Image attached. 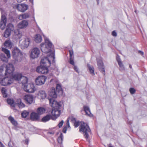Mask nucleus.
Returning a JSON list of instances; mask_svg holds the SVG:
<instances>
[{
	"label": "nucleus",
	"mask_w": 147,
	"mask_h": 147,
	"mask_svg": "<svg viewBox=\"0 0 147 147\" xmlns=\"http://www.w3.org/2000/svg\"><path fill=\"white\" fill-rule=\"evenodd\" d=\"M45 42L42 43L40 44L41 50L42 52L45 53H49L50 54L48 57L41 59L40 63L41 64H45L46 66H50L51 65V61L50 58L53 59V61L55 59V53L51 51V49L53 47V45L48 38H45Z\"/></svg>",
	"instance_id": "nucleus-1"
},
{
	"label": "nucleus",
	"mask_w": 147,
	"mask_h": 147,
	"mask_svg": "<svg viewBox=\"0 0 147 147\" xmlns=\"http://www.w3.org/2000/svg\"><path fill=\"white\" fill-rule=\"evenodd\" d=\"M49 100L50 105L53 109L51 112L52 115L56 119L61 114L60 109L61 107L63 102L61 101L57 102L53 98H50Z\"/></svg>",
	"instance_id": "nucleus-2"
},
{
	"label": "nucleus",
	"mask_w": 147,
	"mask_h": 147,
	"mask_svg": "<svg viewBox=\"0 0 147 147\" xmlns=\"http://www.w3.org/2000/svg\"><path fill=\"white\" fill-rule=\"evenodd\" d=\"M14 70V66L11 63H9L6 66V69L5 71V75H9L11 77V78L13 79V81L14 80L16 81H19L23 77L21 73H16L14 74H13V73Z\"/></svg>",
	"instance_id": "nucleus-3"
},
{
	"label": "nucleus",
	"mask_w": 147,
	"mask_h": 147,
	"mask_svg": "<svg viewBox=\"0 0 147 147\" xmlns=\"http://www.w3.org/2000/svg\"><path fill=\"white\" fill-rule=\"evenodd\" d=\"M23 80L22 82V86L24 87V90L27 92L33 93L36 90L34 85L32 83L28 84V79L26 77L23 78Z\"/></svg>",
	"instance_id": "nucleus-4"
},
{
	"label": "nucleus",
	"mask_w": 147,
	"mask_h": 147,
	"mask_svg": "<svg viewBox=\"0 0 147 147\" xmlns=\"http://www.w3.org/2000/svg\"><path fill=\"white\" fill-rule=\"evenodd\" d=\"M79 131H82L83 134H84V136L87 140L89 137L88 134L90 131V129L88 125L85 123H82L79 127Z\"/></svg>",
	"instance_id": "nucleus-5"
},
{
	"label": "nucleus",
	"mask_w": 147,
	"mask_h": 147,
	"mask_svg": "<svg viewBox=\"0 0 147 147\" xmlns=\"http://www.w3.org/2000/svg\"><path fill=\"white\" fill-rule=\"evenodd\" d=\"M13 59L16 62H20L22 60L23 55L17 47H15L12 51Z\"/></svg>",
	"instance_id": "nucleus-6"
},
{
	"label": "nucleus",
	"mask_w": 147,
	"mask_h": 147,
	"mask_svg": "<svg viewBox=\"0 0 147 147\" xmlns=\"http://www.w3.org/2000/svg\"><path fill=\"white\" fill-rule=\"evenodd\" d=\"M8 75V77L2 78L0 74V84L1 85L5 86L13 82V79L11 78L9 75Z\"/></svg>",
	"instance_id": "nucleus-7"
},
{
	"label": "nucleus",
	"mask_w": 147,
	"mask_h": 147,
	"mask_svg": "<svg viewBox=\"0 0 147 147\" xmlns=\"http://www.w3.org/2000/svg\"><path fill=\"white\" fill-rule=\"evenodd\" d=\"M98 67L100 72L104 76L105 75V70L103 63L101 59H96Z\"/></svg>",
	"instance_id": "nucleus-8"
},
{
	"label": "nucleus",
	"mask_w": 147,
	"mask_h": 147,
	"mask_svg": "<svg viewBox=\"0 0 147 147\" xmlns=\"http://www.w3.org/2000/svg\"><path fill=\"white\" fill-rule=\"evenodd\" d=\"M30 42V39L26 38L23 40H20L19 43L20 47L22 49L27 48Z\"/></svg>",
	"instance_id": "nucleus-9"
},
{
	"label": "nucleus",
	"mask_w": 147,
	"mask_h": 147,
	"mask_svg": "<svg viewBox=\"0 0 147 147\" xmlns=\"http://www.w3.org/2000/svg\"><path fill=\"white\" fill-rule=\"evenodd\" d=\"M49 67L46 65H41L37 67L36 71L39 73L44 74H47L48 72V67Z\"/></svg>",
	"instance_id": "nucleus-10"
},
{
	"label": "nucleus",
	"mask_w": 147,
	"mask_h": 147,
	"mask_svg": "<svg viewBox=\"0 0 147 147\" xmlns=\"http://www.w3.org/2000/svg\"><path fill=\"white\" fill-rule=\"evenodd\" d=\"M40 53V50L38 48L35 47L31 50L30 56L32 58L34 59L38 57Z\"/></svg>",
	"instance_id": "nucleus-11"
},
{
	"label": "nucleus",
	"mask_w": 147,
	"mask_h": 147,
	"mask_svg": "<svg viewBox=\"0 0 147 147\" xmlns=\"http://www.w3.org/2000/svg\"><path fill=\"white\" fill-rule=\"evenodd\" d=\"M47 77L44 76H39L35 80V82L37 85H42L44 84Z\"/></svg>",
	"instance_id": "nucleus-12"
},
{
	"label": "nucleus",
	"mask_w": 147,
	"mask_h": 147,
	"mask_svg": "<svg viewBox=\"0 0 147 147\" xmlns=\"http://www.w3.org/2000/svg\"><path fill=\"white\" fill-rule=\"evenodd\" d=\"M6 23V17L5 15H3L1 16L0 23V28L2 30H3L5 28Z\"/></svg>",
	"instance_id": "nucleus-13"
},
{
	"label": "nucleus",
	"mask_w": 147,
	"mask_h": 147,
	"mask_svg": "<svg viewBox=\"0 0 147 147\" xmlns=\"http://www.w3.org/2000/svg\"><path fill=\"white\" fill-rule=\"evenodd\" d=\"M28 8V5L25 4H19L16 6V8L18 10L22 12L26 11Z\"/></svg>",
	"instance_id": "nucleus-14"
},
{
	"label": "nucleus",
	"mask_w": 147,
	"mask_h": 147,
	"mask_svg": "<svg viewBox=\"0 0 147 147\" xmlns=\"http://www.w3.org/2000/svg\"><path fill=\"white\" fill-rule=\"evenodd\" d=\"M24 99L27 104H31L33 102V97L32 95L27 94L25 95Z\"/></svg>",
	"instance_id": "nucleus-15"
},
{
	"label": "nucleus",
	"mask_w": 147,
	"mask_h": 147,
	"mask_svg": "<svg viewBox=\"0 0 147 147\" xmlns=\"http://www.w3.org/2000/svg\"><path fill=\"white\" fill-rule=\"evenodd\" d=\"M50 119L55 120V118H54V117H53V116L51 115L47 114L42 118L41 121L42 122L45 123L49 121Z\"/></svg>",
	"instance_id": "nucleus-16"
},
{
	"label": "nucleus",
	"mask_w": 147,
	"mask_h": 147,
	"mask_svg": "<svg viewBox=\"0 0 147 147\" xmlns=\"http://www.w3.org/2000/svg\"><path fill=\"white\" fill-rule=\"evenodd\" d=\"M28 23L27 21L24 20L20 22L18 25V28L22 29L26 27L28 25Z\"/></svg>",
	"instance_id": "nucleus-17"
},
{
	"label": "nucleus",
	"mask_w": 147,
	"mask_h": 147,
	"mask_svg": "<svg viewBox=\"0 0 147 147\" xmlns=\"http://www.w3.org/2000/svg\"><path fill=\"white\" fill-rule=\"evenodd\" d=\"M117 61L119 67V70L121 71L124 70H125L124 66L119 57H117Z\"/></svg>",
	"instance_id": "nucleus-18"
},
{
	"label": "nucleus",
	"mask_w": 147,
	"mask_h": 147,
	"mask_svg": "<svg viewBox=\"0 0 147 147\" xmlns=\"http://www.w3.org/2000/svg\"><path fill=\"white\" fill-rule=\"evenodd\" d=\"M16 106L20 108H22L25 107V105L22 102L21 99H17L16 102Z\"/></svg>",
	"instance_id": "nucleus-19"
},
{
	"label": "nucleus",
	"mask_w": 147,
	"mask_h": 147,
	"mask_svg": "<svg viewBox=\"0 0 147 147\" xmlns=\"http://www.w3.org/2000/svg\"><path fill=\"white\" fill-rule=\"evenodd\" d=\"M57 93H58L55 91V88L52 87L49 92V95L51 97L55 98L57 97Z\"/></svg>",
	"instance_id": "nucleus-20"
},
{
	"label": "nucleus",
	"mask_w": 147,
	"mask_h": 147,
	"mask_svg": "<svg viewBox=\"0 0 147 147\" xmlns=\"http://www.w3.org/2000/svg\"><path fill=\"white\" fill-rule=\"evenodd\" d=\"M84 111L86 113V114L90 117H92L93 115L91 113L89 107L84 106L83 107Z\"/></svg>",
	"instance_id": "nucleus-21"
},
{
	"label": "nucleus",
	"mask_w": 147,
	"mask_h": 147,
	"mask_svg": "<svg viewBox=\"0 0 147 147\" xmlns=\"http://www.w3.org/2000/svg\"><path fill=\"white\" fill-rule=\"evenodd\" d=\"M38 95L39 97L41 99H44L46 97V94L45 92L42 90H40L39 91Z\"/></svg>",
	"instance_id": "nucleus-22"
},
{
	"label": "nucleus",
	"mask_w": 147,
	"mask_h": 147,
	"mask_svg": "<svg viewBox=\"0 0 147 147\" xmlns=\"http://www.w3.org/2000/svg\"><path fill=\"white\" fill-rule=\"evenodd\" d=\"M39 116L38 114L35 113H32L30 115L31 119L32 121H37L38 120Z\"/></svg>",
	"instance_id": "nucleus-23"
},
{
	"label": "nucleus",
	"mask_w": 147,
	"mask_h": 147,
	"mask_svg": "<svg viewBox=\"0 0 147 147\" xmlns=\"http://www.w3.org/2000/svg\"><path fill=\"white\" fill-rule=\"evenodd\" d=\"M56 91L57 92L61 94L63 92V90L61 86V84H57L56 86Z\"/></svg>",
	"instance_id": "nucleus-24"
},
{
	"label": "nucleus",
	"mask_w": 147,
	"mask_h": 147,
	"mask_svg": "<svg viewBox=\"0 0 147 147\" xmlns=\"http://www.w3.org/2000/svg\"><path fill=\"white\" fill-rule=\"evenodd\" d=\"M7 103L12 107H15L16 106V103H15L13 99L8 98L7 100Z\"/></svg>",
	"instance_id": "nucleus-25"
},
{
	"label": "nucleus",
	"mask_w": 147,
	"mask_h": 147,
	"mask_svg": "<svg viewBox=\"0 0 147 147\" xmlns=\"http://www.w3.org/2000/svg\"><path fill=\"white\" fill-rule=\"evenodd\" d=\"M34 40L36 43H39L41 42L42 38L40 35L39 34H36L35 36Z\"/></svg>",
	"instance_id": "nucleus-26"
},
{
	"label": "nucleus",
	"mask_w": 147,
	"mask_h": 147,
	"mask_svg": "<svg viewBox=\"0 0 147 147\" xmlns=\"http://www.w3.org/2000/svg\"><path fill=\"white\" fill-rule=\"evenodd\" d=\"M29 15L27 13H25L24 14H22L19 16L18 18L20 20H22L23 19H26L28 18Z\"/></svg>",
	"instance_id": "nucleus-27"
},
{
	"label": "nucleus",
	"mask_w": 147,
	"mask_h": 147,
	"mask_svg": "<svg viewBox=\"0 0 147 147\" xmlns=\"http://www.w3.org/2000/svg\"><path fill=\"white\" fill-rule=\"evenodd\" d=\"M8 120L10 121L12 124L14 126H17L18 125L17 121H16L14 118L11 116H9L8 118Z\"/></svg>",
	"instance_id": "nucleus-28"
},
{
	"label": "nucleus",
	"mask_w": 147,
	"mask_h": 147,
	"mask_svg": "<svg viewBox=\"0 0 147 147\" xmlns=\"http://www.w3.org/2000/svg\"><path fill=\"white\" fill-rule=\"evenodd\" d=\"M45 109L42 107L38 108L37 110L38 114L40 115H41L45 113Z\"/></svg>",
	"instance_id": "nucleus-29"
},
{
	"label": "nucleus",
	"mask_w": 147,
	"mask_h": 147,
	"mask_svg": "<svg viewBox=\"0 0 147 147\" xmlns=\"http://www.w3.org/2000/svg\"><path fill=\"white\" fill-rule=\"evenodd\" d=\"M6 28L11 32L13 31L14 30V26L12 24L9 23L7 25Z\"/></svg>",
	"instance_id": "nucleus-30"
},
{
	"label": "nucleus",
	"mask_w": 147,
	"mask_h": 147,
	"mask_svg": "<svg viewBox=\"0 0 147 147\" xmlns=\"http://www.w3.org/2000/svg\"><path fill=\"white\" fill-rule=\"evenodd\" d=\"M2 50L6 55L8 58H9L11 56L9 51L3 47L2 48Z\"/></svg>",
	"instance_id": "nucleus-31"
},
{
	"label": "nucleus",
	"mask_w": 147,
	"mask_h": 147,
	"mask_svg": "<svg viewBox=\"0 0 147 147\" xmlns=\"http://www.w3.org/2000/svg\"><path fill=\"white\" fill-rule=\"evenodd\" d=\"M88 67L90 71V73L92 75H94V69L92 66H91L90 64H88Z\"/></svg>",
	"instance_id": "nucleus-32"
},
{
	"label": "nucleus",
	"mask_w": 147,
	"mask_h": 147,
	"mask_svg": "<svg viewBox=\"0 0 147 147\" xmlns=\"http://www.w3.org/2000/svg\"><path fill=\"white\" fill-rule=\"evenodd\" d=\"M4 46L7 47L11 48L12 46L11 42L9 40H7L4 42Z\"/></svg>",
	"instance_id": "nucleus-33"
},
{
	"label": "nucleus",
	"mask_w": 147,
	"mask_h": 147,
	"mask_svg": "<svg viewBox=\"0 0 147 147\" xmlns=\"http://www.w3.org/2000/svg\"><path fill=\"white\" fill-rule=\"evenodd\" d=\"M1 91L3 97L5 98L7 97V95L6 93L7 90L6 89L4 88H3L1 89Z\"/></svg>",
	"instance_id": "nucleus-34"
},
{
	"label": "nucleus",
	"mask_w": 147,
	"mask_h": 147,
	"mask_svg": "<svg viewBox=\"0 0 147 147\" xmlns=\"http://www.w3.org/2000/svg\"><path fill=\"white\" fill-rule=\"evenodd\" d=\"M11 32V31L6 28L4 32V37L6 38L8 37L10 35Z\"/></svg>",
	"instance_id": "nucleus-35"
},
{
	"label": "nucleus",
	"mask_w": 147,
	"mask_h": 147,
	"mask_svg": "<svg viewBox=\"0 0 147 147\" xmlns=\"http://www.w3.org/2000/svg\"><path fill=\"white\" fill-rule=\"evenodd\" d=\"M71 121H74L75 122L74 123V125L75 127H78L80 124V122L79 121H76V119L75 118H71Z\"/></svg>",
	"instance_id": "nucleus-36"
},
{
	"label": "nucleus",
	"mask_w": 147,
	"mask_h": 147,
	"mask_svg": "<svg viewBox=\"0 0 147 147\" xmlns=\"http://www.w3.org/2000/svg\"><path fill=\"white\" fill-rule=\"evenodd\" d=\"M0 56L1 60L5 62H7V59L4 54H1Z\"/></svg>",
	"instance_id": "nucleus-37"
},
{
	"label": "nucleus",
	"mask_w": 147,
	"mask_h": 147,
	"mask_svg": "<svg viewBox=\"0 0 147 147\" xmlns=\"http://www.w3.org/2000/svg\"><path fill=\"white\" fill-rule=\"evenodd\" d=\"M29 112L26 111H24L21 113L22 117L23 118L26 117L29 115Z\"/></svg>",
	"instance_id": "nucleus-38"
},
{
	"label": "nucleus",
	"mask_w": 147,
	"mask_h": 147,
	"mask_svg": "<svg viewBox=\"0 0 147 147\" xmlns=\"http://www.w3.org/2000/svg\"><path fill=\"white\" fill-rule=\"evenodd\" d=\"M63 140V135L62 134H61L59 137L57 139L58 142L59 144H61Z\"/></svg>",
	"instance_id": "nucleus-39"
},
{
	"label": "nucleus",
	"mask_w": 147,
	"mask_h": 147,
	"mask_svg": "<svg viewBox=\"0 0 147 147\" xmlns=\"http://www.w3.org/2000/svg\"><path fill=\"white\" fill-rule=\"evenodd\" d=\"M129 91L130 93L131 94H134L136 91V90L135 89L133 88H130L129 89Z\"/></svg>",
	"instance_id": "nucleus-40"
},
{
	"label": "nucleus",
	"mask_w": 147,
	"mask_h": 147,
	"mask_svg": "<svg viewBox=\"0 0 147 147\" xmlns=\"http://www.w3.org/2000/svg\"><path fill=\"white\" fill-rule=\"evenodd\" d=\"M74 57H70L69 61V63L72 65H74V62L73 60Z\"/></svg>",
	"instance_id": "nucleus-41"
},
{
	"label": "nucleus",
	"mask_w": 147,
	"mask_h": 147,
	"mask_svg": "<svg viewBox=\"0 0 147 147\" xmlns=\"http://www.w3.org/2000/svg\"><path fill=\"white\" fill-rule=\"evenodd\" d=\"M69 118H68L67 119V123H66V128H68L70 127L69 124Z\"/></svg>",
	"instance_id": "nucleus-42"
},
{
	"label": "nucleus",
	"mask_w": 147,
	"mask_h": 147,
	"mask_svg": "<svg viewBox=\"0 0 147 147\" xmlns=\"http://www.w3.org/2000/svg\"><path fill=\"white\" fill-rule=\"evenodd\" d=\"M63 123L64 121L63 120H62L60 122H59V123L58 125V126L59 128H60L62 127L63 125Z\"/></svg>",
	"instance_id": "nucleus-43"
},
{
	"label": "nucleus",
	"mask_w": 147,
	"mask_h": 147,
	"mask_svg": "<svg viewBox=\"0 0 147 147\" xmlns=\"http://www.w3.org/2000/svg\"><path fill=\"white\" fill-rule=\"evenodd\" d=\"M69 55H70V57H74L73 56V52L72 50H69Z\"/></svg>",
	"instance_id": "nucleus-44"
},
{
	"label": "nucleus",
	"mask_w": 147,
	"mask_h": 147,
	"mask_svg": "<svg viewBox=\"0 0 147 147\" xmlns=\"http://www.w3.org/2000/svg\"><path fill=\"white\" fill-rule=\"evenodd\" d=\"M54 132L53 131H48L47 132V134L48 136H51V135H53Z\"/></svg>",
	"instance_id": "nucleus-45"
},
{
	"label": "nucleus",
	"mask_w": 147,
	"mask_h": 147,
	"mask_svg": "<svg viewBox=\"0 0 147 147\" xmlns=\"http://www.w3.org/2000/svg\"><path fill=\"white\" fill-rule=\"evenodd\" d=\"M112 35L114 36H117V33L115 31H113L112 32Z\"/></svg>",
	"instance_id": "nucleus-46"
},
{
	"label": "nucleus",
	"mask_w": 147,
	"mask_h": 147,
	"mask_svg": "<svg viewBox=\"0 0 147 147\" xmlns=\"http://www.w3.org/2000/svg\"><path fill=\"white\" fill-rule=\"evenodd\" d=\"M74 70L76 72H77L78 73H79V70H78V68L76 66H74Z\"/></svg>",
	"instance_id": "nucleus-47"
},
{
	"label": "nucleus",
	"mask_w": 147,
	"mask_h": 147,
	"mask_svg": "<svg viewBox=\"0 0 147 147\" xmlns=\"http://www.w3.org/2000/svg\"><path fill=\"white\" fill-rule=\"evenodd\" d=\"M28 142H29V140L28 139H27L25 140V143L27 145H28Z\"/></svg>",
	"instance_id": "nucleus-48"
},
{
	"label": "nucleus",
	"mask_w": 147,
	"mask_h": 147,
	"mask_svg": "<svg viewBox=\"0 0 147 147\" xmlns=\"http://www.w3.org/2000/svg\"><path fill=\"white\" fill-rule=\"evenodd\" d=\"M11 142L10 141L9 142L8 144L9 147H12V145L11 144Z\"/></svg>",
	"instance_id": "nucleus-49"
},
{
	"label": "nucleus",
	"mask_w": 147,
	"mask_h": 147,
	"mask_svg": "<svg viewBox=\"0 0 147 147\" xmlns=\"http://www.w3.org/2000/svg\"><path fill=\"white\" fill-rule=\"evenodd\" d=\"M138 53H140V54H141L142 55H144V53L142 51H138Z\"/></svg>",
	"instance_id": "nucleus-50"
},
{
	"label": "nucleus",
	"mask_w": 147,
	"mask_h": 147,
	"mask_svg": "<svg viewBox=\"0 0 147 147\" xmlns=\"http://www.w3.org/2000/svg\"><path fill=\"white\" fill-rule=\"evenodd\" d=\"M53 82H56V80H55V79H52L51 80L50 82L51 83Z\"/></svg>",
	"instance_id": "nucleus-51"
},
{
	"label": "nucleus",
	"mask_w": 147,
	"mask_h": 147,
	"mask_svg": "<svg viewBox=\"0 0 147 147\" xmlns=\"http://www.w3.org/2000/svg\"><path fill=\"white\" fill-rule=\"evenodd\" d=\"M0 144L1 145V147H3V146H4L3 144L2 143V142L0 141Z\"/></svg>",
	"instance_id": "nucleus-52"
},
{
	"label": "nucleus",
	"mask_w": 147,
	"mask_h": 147,
	"mask_svg": "<svg viewBox=\"0 0 147 147\" xmlns=\"http://www.w3.org/2000/svg\"><path fill=\"white\" fill-rule=\"evenodd\" d=\"M128 123L130 124L132 123V121H130L129 122L128 121Z\"/></svg>",
	"instance_id": "nucleus-53"
},
{
	"label": "nucleus",
	"mask_w": 147,
	"mask_h": 147,
	"mask_svg": "<svg viewBox=\"0 0 147 147\" xmlns=\"http://www.w3.org/2000/svg\"><path fill=\"white\" fill-rule=\"evenodd\" d=\"M129 67L131 68V69H132V66L130 64H129Z\"/></svg>",
	"instance_id": "nucleus-54"
},
{
	"label": "nucleus",
	"mask_w": 147,
	"mask_h": 147,
	"mask_svg": "<svg viewBox=\"0 0 147 147\" xmlns=\"http://www.w3.org/2000/svg\"><path fill=\"white\" fill-rule=\"evenodd\" d=\"M30 1L32 2V3H33V0H30Z\"/></svg>",
	"instance_id": "nucleus-55"
},
{
	"label": "nucleus",
	"mask_w": 147,
	"mask_h": 147,
	"mask_svg": "<svg viewBox=\"0 0 147 147\" xmlns=\"http://www.w3.org/2000/svg\"><path fill=\"white\" fill-rule=\"evenodd\" d=\"M99 0H97V4H99Z\"/></svg>",
	"instance_id": "nucleus-56"
},
{
	"label": "nucleus",
	"mask_w": 147,
	"mask_h": 147,
	"mask_svg": "<svg viewBox=\"0 0 147 147\" xmlns=\"http://www.w3.org/2000/svg\"><path fill=\"white\" fill-rule=\"evenodd\" d=\"M108 147H113L112 146H108Z\"/></svg>",
	"instance_id": "nucleus-57"
},
{
	"label": "nucleus",
	"mask_w": 147,
	"mask_h": 147,
	"mask_svg": "<svg viewBox=\"0 0 147 147\" xmlns=\"http://www.w3.org/2000/svg\"><path fill=\"white\" fill-rule=\"evenodd\" d=\"M64 132L65 133V132Z\"/></svg>",
	"instance_id": "nucleus-58"
}]
</instances>
